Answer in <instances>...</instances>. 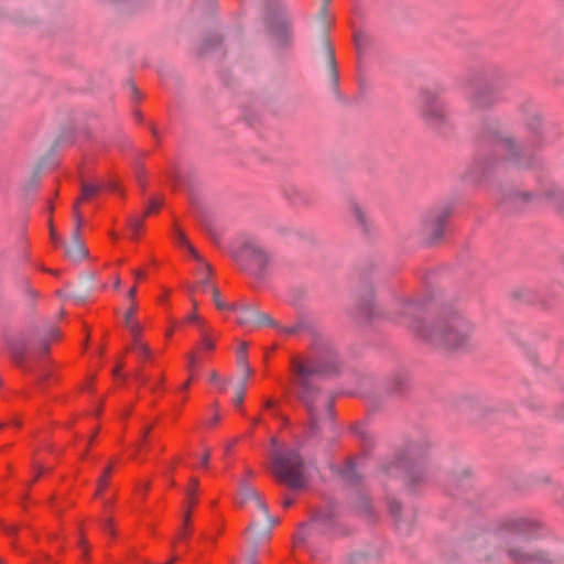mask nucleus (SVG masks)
Listing matches in <instances>:
<instances>
[{
  "mask_svg": "<svg viewBox=\"0 0 564 564\" xmlns=\"http://www.w3.org/2000/svg\"><path fill=\"white\" fill-rule=\"evenodd\" d=\"M338 370V360L329 340L315 337L310 350L301 356L291 358L293 382L297 389V397L306 406L310 417V433L314 435L319 429L322 415L319 406L326 419H332V404L327 399H321L319 388L315 380L318 377L335 373Z\"/></svg>",
  "mask_w": 564,
  "mask_h": 564,
  "instance_id": "nucleus-1",
  "label": "nucleus"
},
{
  "mask_svg": "<svg viewBox=\"0 0 564 564\" xmlns=\"http://www.w3.org/2000/svg\"><path fill=\"white\" fill-rule=\"evenodd\" d=\"M424 307L420 302H400L391 319L409 328L416 337L445 349L465 346L473 327L456 313L444 314L426 323Z\"/></svg>",
  "mask_w": 564,
  "mask_h": 564,
  "instance_id": "nucleus-2",
  "label": "nucleus"
},
{
  "mask_svg": "<svg viewBox=\"0 0 564 564\" xmlns=\"http://www.w3.org/2000/svg\"><path fill=\"white\" fill-rule=\"evenodd\" d=\"M272 469L279 480L292 490H301L306 484L303 458L296 448H284L275 437L271 438Z\"/></svg>",
  "mask_w": 564,
  "mask_h": 564,
  "instance_id": "nucleus-3",
  "label": "nucleus"
},
{
  "mask_svg": "<svg viewBox=\"0 0 564 564\" xmlns=\"http://www.w3.org/2000/svg\"><path fill=\"white\" fill-rule=\"evenodd\" d=\"M387 473L401 476L411 487L424 482L427 479V471L423 452L415 447L410 448L404 456L397 458L387 468Z\"/></svg>",
  "mask_w": 564,
  "mask_h": 564,
  "instance_id": "nucleus-4",
  "label": "nucleus"
},
{
  "mask_svg": "<svg viewBox=\"0 0 564 564\" xmlns=\"http://www.w3.org/2000/svg\"><path fill=\"white\" fill-rule=\"evenodd\" d=\"M231 254L242 270L254 275H261L269 262L267 252L254 240H246Z\"/></svg>",
  "mask_w": 564,
  "mask_h": 564,
  "instance_id": "nucleus-5",
  "label": "nucleus"
},
{
  "mask_svg": "<svg viewBox=\"0 0 564 564\" xmlns=\"http://www.w3.org/2000/svg\"><path fill=\"white\" fill-rule=\"evenodd\" d=\"M417 107L421 117L430 126H438L444 122L446 111L436 93L425 89L419 95Z\"/></svg>",
  "mask_w": 564,
  "mask_h": 564,
  "instance_id": "nucleus-6",
  "label": "nucleus"
},
{
  "mask_svg": "<svg viewBox=\"0 0 564 564\" xmlns=\"http://www.w3.org/2000/svg\"><path fill=\"white\" fill-rule=\"evenodd\" d=\"M489 142L494 148L495 156L514 161L518 165H529V163L522 162V159L530 155V150L519 148L510 138H505L495 131L489 135Z\"/></svg>",
  "mask_w": 564,
  "mask_h": 564,
  "instance_id": "nucleus-7",
  "label": "nucleus"
},
{
  "mask_svg": "<svg viewBox=\"0 0 564 564\" xmlns=\"http://www.w3.org/2000/svg\"><path fill=\"white\" fill-rule=\"evenodd\" d=\"M135 306H130L124 314V325L129 329L132 343H131V351L138 355L139 358L144 360L150 359L152 356L151 349L141 340V325L134 321Z\"/></svg>",
  "mask_w": 564,
  "mask_h": 564,
  "instance_id": "nucleus-8",
  "label": "nucleus"
},
{
  "mask_svg": "<svg viewBox=\"0 0 564 564\" xmlns=\"http://www.w3.org/2000/svg\"><path fill=\"white\" fill-rule=\"evenodd\" d=\"M451 214L452 208L449 206L433 209L427 214L423 224V230L433 242L442 238L445 224Z\"/></svg>",
  "mask_w": 564,
  "mask_h": 564,
  "instance_id": "nucleus-9",
  "label": "nucleus"
},
{
  "mask_svg": "<svg viewBox=\"0 0 564 564\" xmlns=\"http://www.w3.org/2000/svg\"><path fill=\"white\" fill-rule=\"evenodd\" d=\"M74 217L76 220V227L73 231L72 245L66 248V256L73 261H79L87 256L88 250L80 239V228L84 219L77 205H74Z\"/></svg>",
  "mask_w": 564,
  "mask_h": 564,
  "instance_id": "nucleus-10",
  "label": "nucleus"
},
{
  "mask_svg": "<svg viewBox=\"0 0 564 564\" xmlns=\"http://www.w3.org/2000/svg\"><path fill=\"white\" fill-rule=\"evenodd\" d=\"M467 95L475 109L486 108L496 100V89L487 84L470 87Z\"/></svg>",
  "mask_w": 564,
  "mask_h": 564,
  "instance_id": "nucleus-11",
  "label": "nucleus"
},
{
  "mask_svg": "<svg viewBox=\"0 0 564 564\" xmlns=\"http://www.w3.org/2000/svg\"><path fill=\"white\" fill-rule=\"evenodd\" d=\"M539 528L540 524L536 521L524 518L510 519L503 523L506 532L525 538L533 536Z\"/></svg>",
  "mask_w": 564,
  "mask_h": 564,
  "instance_id": "nucleus-12",
  "label": "nucleus"
},
{
  "mask_svg": "<svg viewBox=\"0 0 564 564\" xmlns=\"http://www.w3.org/2000/svg\"><path fill=\"white\" fill-rule=\"evenodd\" d=\"M248 501H251L254 503V506L262 511V513L265 516L268 522L271 523V525H274L279 522L278 519H274L270 516L269 509L267 503L262 500L259 492L252 488H243L241 494V503H246Z\"/></svg>",
  "mask_w": 564,
  "mask_h": 564,
  "instance_id": "nucleus-13",
  "label": "nucleus"
},
{
  "mask_svg": "<svg viewBox=\"0 0 564 564\" xmlns=\"http://www.w3.org/2000/svg\"><path fill=\"white\" fill-rule=\"evenodd\" d=\"M104 188H108L115 191L117 188V184L113 182H101V183H87L83 182L82 184V196L75 205L78 206L80 200H88L99 194Z\"/></svg>",
  "mask_w": 564,
  "mask_h": 564,
  "instance_id": "nucleus-14",
  "label": "nucleus"
},
{
  "mask_svg": "<svg viewBox=\"0 0 564 564\" xmlns=\"http://www.w3.org/2000/svg\"><path fill=\"white\" fill-rule=\"evenodd\" d=\"M231 311L237 314V323L241 326L254 327L257 317L256 305L237 306L232 305Z\"/></svg>",
  "mask_w": 564,
  "mask_h": 564,
  "instance_id": "nucleus-15",
  "label": "nucleus"
},
{
  "mask_svg": "<svg viewBox=\"0 0 564 564\" xmlns=\"http://www.w3.org/2000/svg\"><path fill=\"white\" fill-rule=\"evenodd\" d=\"M510 558L518 564H546V556L543 553L528 554L510 549Z\"/></svg>",
  "mask_w": 564,
  "mask_h": 564,
  "instance_id": "nucleus-16",
  "label": "nucleus"
},
{
  "mask_svg": "<svg viewBox=\"0 0 564 564\" xmlns=\"http://www.w3.org/2000/svg\"><path fill=\"white\" fill-rule=\"evenodd\" d=\"M200 265V271H202V279L198 281V283L193 288V292H203V293H206V292H212L213 293V289H216L214 286V284L212 283L210 279H209V275H210V272H212V268L210 265L205 262L203 260V258H200V261H197Z\"/></svg>",
  "mask_w": 564,
  "mask_h": 564,
  "instance_id": "nucleus-17",
  "label": "nucleus"
},
{
  "mask_svg": "<svg viewBox=\"0 0 564 564\" xmlns=\"http://www.w3.org/2000/svg\"><path fill=\"white\" fill-rule=\"evenodd\" d=\"M174 239L175 242L182 247L188 250L189 254L197 261H200V256L198 252L194 249V247L188 242L185 234L177 227L174 228Z\"/></svg>",
  "mask_w": 564,
  "mask_h": 564,
  "instance_id": "nucleus-18",
  "label": "nucleus"
},
{
  "mask_svg": "<svg viewBox=\"0 0 564 564\" xmlns=\"http://www.w3.org/2000/svg\"><path fill=\"white\" fill-rule=\"evenodd\" d=\"M341 476L345 480L350 482L357 480L359 477L357 471V463L355 460L347 462V464L341 470Z\"/></svg>",
  "mask_w": 564,
  "mask_h": 564,
  "instance_id": "nucleus-19",
  "label": "nucleus"
},
{
  "mask_svg": "<svg viewBox=\"0 0 564 564\" xmlns=\"http://www.w3.org/2000/svg\"><path fill=\"white\" fill-rule=\"evenodd\" d=\"M260 326H272L275 328V327H278V323L274 322L268 314L260 312L259 308L257 307V317H256L254 327H260Z\"/></svg>",
  "mask_w": 564,
  "mask_h": 564,
  "instance_id": "nucleus-20",
  "label": "nucleus"
},
{
  "mask_svg": "<svg viewBox=\"0 0 564 564\" xmlns=\"http://www.w3.org/2000/svg\"><path fill=\"white\" fill-rule=\"evenodd\" d=\"M110 474H111V466H108L97 481V491H96L97 497H100L102 490L107 487L108 478L110 477Z\"/></svg>",
  "mask_w": 564,
  "mask_h": 564,
  "instance_id": "nucleus-21",
  "label": "nucleus"
},
{
  "mask_svg": "<svg viewBox=\"0 0 564 564\" xmlns=\"http://www.w3.org/2000/svg\"><path fill=\"white\" fill-rule=\"evenodd\" d=\"M143 227V218L134 217L129 221V228L132 234V238H137Z\"/></svg>",
  "mask_w": 564,
  "mask_h": 564,
  "instance_id": "nucleus-22",
  "label": "nucleus"
},
{
  "mask_svg": "<svg viewBox=\"0 0 564 564\" xmlns=\"http://www.w3.org/2000/svg\"><path fill=\"white\" fill-rule=\"evenodd\" d=\"M350 208H351V213L356 217L358 224L365 228L366 227V218H365V214H364L361 207L358 204L352 203Z\"/></svg>",
  "mask_w": 564,
  "mask_h": 564,
  "instance_id": "nucleus-23",
  "label": "nucleus"
},
{
  "mask_svg": "<svg viewBox=\"0 0 564 564\" xmlns=\"http://www.w3.org/2000/svg\"><path fill=\"white\" fill-rule=\"evenodd\" d=\"M202 341L200 346L204 350H213L215 348V344L213 339L208 336L207 332L205 329H202Z\"/></svg>",
  "mask_w": 564,
  "mask_h": 564,
  "instance_id": "nucleus-24",
  "label": "nucleus"
},
{
  "mask_svg": "<svg viewBox=\"0 0 564 564\" xmlns=\"http://www.w3.org/2000/svg\"><path fill=\"white\" fill-rule=\"evenodd\" d=\"M280 333L284 334V335H295L297 334L302 326L300 324H295V325H292V326H282L280 324H278V327H275Z\"/></svg>",
  "mask_w": 564,
  "mask_h": 564,
  "instance_id": "nucleus-25",
  "label": "nucleus"
},
{
  "mask_svg": "<svg viewBox=\"0 0 564 564\" xmlns=\"http://www.w3.org/2000/svg\"><path fill=\"white\" fill-rule=\"evenodd\" d=\"M246 390H247L246 382H241L240 386L237 389V393H236V397L234 399V404L237 408L241 406V404L243 402V399H245Z\"/></svg>",
  "mask_w": 564,
  "mask_h": 564,
  "instance_id": "nucleus-26",
  "label": "nucleus"
},
{
  "mask_svg": "<svg viewBox=\"0 0 564 564\" xmlns=\"http://www.w3.org/2000/svg\"><path fill=\"white\" fill-rule=\"evenodd\" d=\"M213 296H214V302H215V305L218 310L223 311V310H230L231 311V307L232 305H228L226 304L221 299H220V295H219V292L217 289H213Z\"/></svg>",
  "mask_w": 564,
  "mask_h": 564,
  "instance_id": "nucleus-27",
  "label": "nucleus"
},
{
  "mask_svg": "<svg viewBox=\"0 0 564 564\" xmlns=\"http://www.w3.org/2000/svg\"><path fill=\"white\" fill-rule=\"evenodd\" d=\"M48 338H45L42 340V347L44 352L48 350L50 340H55L58 338V329L55 327H52L47 333Z\"/></svg>",
  "mask_w": 564,
  "mask_h": 564,
  "instance_id": "nucleus-28",
  "label": "nucleus"
},
{
  "mask_svg": "<svg viewBox=\"0 0 564 564\" xmlns=\"http://www.w3.org/2000/svg\"><path fill=\"white\" fill-rule=\"evenodd\" d=\"M197 487H198V481L196 479H192L191 485L186 489V495H187L189 505L194 503L193 496H194Z\"/></svg>",
  "mask_w": 564,
  "mask_h": 564,
  "instance_id": "nucleus-29",
  "label": "nucleus"
},
{
  "mask_svg": "<svg viewBox=\"0 0 564 564\" xmlns=\"http://www.w3.org/2000/svg\"><path fill=\"white\" fill-rule=\"evenodd\" d=\"M100 527L102 529V531L106 533V534H110V535H113L115 531H113V528H112V522H111V519H104L101 522H100Z\"/></svg>",
  "mask_w": 564,
  "mask_h": 564,
  "instance_id": "nucleus-30",
  "label": "nucleus"
},
{
  "mask_svg": "<svg viewBox=\"0 0 564 564\" xmlns=\"http://www.w3.org/2000/svg\"><path fill=\"white\" fill-rule=\"evenodd\" d=\"M360 314L367 318L372 316V303L367 301L362 307H360Z\"/></svg>",
  "mask_w": 564,
  "mask_h": 564,
  "instance_id": "nucleus-31",
  "label": "nucleus"
},
{
  "mask_svg": "<svg viewBox=\"0 0 564 564\" xmlns=\"http://www.w3.org/2000/svg\"><path fill=\"white\" fill-rule=\"evenodd\" d=\"M389 510L391 514L397 518L401 511V505L398 501L392 500L389 502Z\"/></svg>",
  "mask_w": 564,
  "mask_h": 564,
  "instance_id": "nucleus-32",
  "label": "nucleus"
},
{
  "mask_svg": "<svg viewBox=\"0 0 564 564\" xmlns=\"http://www.w3.org/2000/svg\"><path fill=\"white\" fill-rule=\"evenodd\" d=\"M160 207H161V202H159L158 199H152L149 203V206L147 208L145 215H149L151 213H154V212L159 210Z\"/></svg>",
  "mask_w": 564,
  "mask_h": 564,
  "instance_id": "nucleus-33",
  "label": "nucleus"
},
{
  "mask_svg": "<svg viewBox=\"0 0 564 564\" xmlns=\"http://www.w3.org/2000/svg\"><path fill=\"white\" fill-rule=\"evenodd\" d=\"M237 362L238 365L243 369L246 366H249L247 361V355H243L242 352H237Z\"/></svg>",
  "mask_w": 564,
  "mask_h": 564,
  "instance_id": "nucleus-34",
  "label": "nucleus"
},
{
  "mask_svg": "<svg viewBox=\"0 0 564 564\" xmlns=\"http://www.w3.org/2000/svg\"><path fill=\"white\" fill-rule=\"evenodd\" d=\"M305 528H306V525H304V524H303V525L301 527L300 532L296 534V536H295V544H296V545H300L301 543H303V542L305 541V535H304V533H303V531H304V529H305Z\"/></svg>",
  "mask_w": 564,
  "mask_h": 564,
  "instance_id": "nucleus-35",
  "label": "nucleus"
},
{
  "mask_svg": "<svg viewBox=\"0 0 564 564\" xmlns=\"http://www.w3.org/2000/svg\"><path fill=\"white\" fill-rule=\"evenodd\" d=\"M220 421V415L215 413L210 419L207 420L206 424L208 427H214Z\"/></svg>",
  "mask_w": 564,
  "mask_h": 564,
  "instance_id": "nucleus-36",
  "label": "nucleus"
},
{
  "mask_svg": "<svg viewBox=\"0 0 564 564\" xmlns=\"http://www.w3.org/2000/svg\"><path fill=\"white\" fill-rule=\"evenodd\" d=\"M186 319L188 323L198 324L200 330L204 329L203 324L200 323L199 317L196 314H189Z\"/></svg>",
  "mask_w": 564,
  "mask_h": 564,
  "instance_id": "nucleus-37",
  "label": "nucleus"
},
{
  "mask_svg": "<svg viewBox=\"0 0 564 564\" xmlns=\"http://www.w3.org/2000/svg\"><path fill=\"white\" fill-rule=\"evenodd\" d=\"M245 564H259L256 552L250 553L246 557Z\"/></svg>",
  "mask_w": 564,
  "mask_h": 564,
  "instance_id": "nucleus-38",
  "label": "nucleus"
},
{
  "mask_svg": "<svg viewBox=\"0 0 564 564\" xmlns=\"http://www.w3.org/2000/svg\"><path fill=\"white\" fill-rule=\"evenodd\" d=\"M197 357L194 352H191L188 355V364L187 367L189 370H192L196 366Z\"/></svg>",
  "mask_w": 564,
  "mask_h": 564,
  "instance_id": "nucleus-39",
  "label": "nucleus"
},
{
  "mask_svg": "<svg viewBox=\"0 0 564 564\" xmlns=\"http://www.w3.org/2000/svg\"><path fill=\"white\" fill-rule=\"evenodd\" d=\"M135 379H137V381H139L142 384H145L149 382V378L147 376H144L141 371H138L135 373Z\"/></svg>",
  "mask_w": 564,
  "mask_h": 564,
  "instance_id": "nucleus-40",
  "label": "nucleus"
},
{
  "mask_svg": "<svg viewBox=\"0 0 564 564\" xmlns=\"http://www.w3.org/2000/svg\"><path fill=\"white\" fill-rule=\"evenodd\" d=\"M209 457H210V453L209 451H207L203 456H202V459H200V466L202 467H207L208 465V460H209Z\"/></svg>",
  "mask_w": 564,
  "mask_h": 564,
  "instance_id": "nucleus-41",
  "label": "nucleus"
},
{
  "mask_svg": "<svg viewBox=\"0 0 564 564\" xmlns=\"http://www.w3.org/2000/svg\"><path fill=\"white\" fill-rule=\"evenodd\" d=\"M18 531V528L15 525H7L4 528V532L8 534V535H13L15 532Z\"/></svg>",
  "mask_w": 564,
  "mask_h": 564,
  "instance_id": "nucleus-42",
  "label": "nucleus"
},
{
  "mask_svg": "<svg viewBox=\"0 0 564 564\" xmlns=\"http://www.w3.org/2000/svg\"><path fill=\"white\" fill-rule=\"evenodd\" d=\"M243 371H245V376H243V379H242V381H241V382H246V383H247V380H248V378L250 377V375H251L252 370H251L250 366H246V367L243 368Z\"/></svg>",
  "mask_w": 564,
  "mask_h": 564,
  "instance_id": "nucleus-43",
  "label": "nucleus"
},
{
  "mask_svg": "<svg viewBox=\"0 0 564 564\" xmlns=\"http://www.w3.org/2000/svg\"><path fill=\"white\" fill-rule=\"evenodd\" d=\"M236 443H237V441H236V440H232V441L228 442V444H227V445H226V447H225V452H226V454H229V453H230V451L232 449V447L235 446V444H236Z\"/></svg>",
  "mask_w": 564,
  "mask_h": 564,
  "instance_id": "nucleus-44",
  "label": "nucleus"
},
{
  "mask_svg": "<svg viewBox=\"0 0 564 564\" xmlns=\"http://www.w3.org/2000/svg\"><path fill=\"white\" fill-rule=\"evenodd\" d=\"M329 65H330L332 69L335 72V57H334V53L332 50H329Z\"/></svg>",
  "mask_w": 564,
  "mask_h": 564,
  "instance_id": "nucleus-45",
  "label": "nucleus"
},
{
  "mask_svg": "<svg viewBox=\"0 0 564 564\" xmlns=\"http://www.w3.org/2000/svg\"><path fill=\"white\" fill-rule=\"evenodd\" d=\"M274 405H275V402L273 400H271V399H268L264 402V408L268 409V410L274 408Z\"/></svg>",
  "mask_w": 564,
  "mask_h": 564,
  "instance_id": "nucleus-46",
  "label": "nucleus"
},
{
  "mask_svg": "<svg viewBox=\"0 0 564 564\" xmlns=\"http://www.w3.org/2000/svg\"><path fill=\"white\" fill-rule=\"evenodd\" d=\"M282 505H283L284 508H290L293 505V499L292 498H285L283 500Z\"/></svg>",
  "mask_w": 564,
  "mask_h": 564,
  "instance_id": "nucleus-47",
  "label": "nucleus"
},
{
  "mask_svg": "<svg viewBox=\"0 0 564 564\" xmlns=\"http://www.w3.org/2000/svg\"><path fill=\"white\" fill-rule=\"evenodd\" d=\"M356 433H358L362 438H366V432L364 431L362 426H356L355 427Z\"/></svg>",
  "mask_w": 564,
  "mask_h": 564,
  "instance_id": "nucleus-48",
  "label": "nucleus"
},
{
  "mask_svg": "<svg viewBox=\"0 0 564 564\" xmlns=\"http://www.w3.org/2000/svg\"><path fill=\"white\" fill-rule=\"evenodd\" d=\"M13 352L17 357L22 358L24 355V348H19V349L13 348Z\"/></svg>",
  "mask_w": 564,
  "mask_h": 564,
  "instance_id": "nucleus-49",
  "label": "nucleus"
},
{
  "mask_svg": "<svg viewBox=\"0 0 564 564\" xmlns=\"http://www.w3.org/2000/svg\"><path fill=\"white\" fill-rule=\"evenodd\" d=\"M133 274H134L137 280H140V279H142L144 276V272L142 270H134Z\"/></svg>",
  "mask_w": 564,
  "mask_h": 564,
  "instance_id": "nucleus-50",
  "label": "nucleus"
},
{
  "mask_svg": "<svg viewBox=\"0 0 564 564\" xmlns=\"http://www.w3.org/2000/svg\"><path fill=\"white\" fill-rule=\"evenodd\" d=\"M216 384L220 391H224L226 389L227 382L225 380H219Z\"/></svg>",
  "mask_w": 564,
  "mask_h": 564,
  "instance_id": "nucleus-51",
  "label": "nucleus"
},
{
  "mask_svg": "<svg viewBox=\"0 0 564 564\" xmlns=\"http://www.w3.org/2000/svg\"><path fill=\"white\" fill-rule=\"evenodd\" d=\"M137 294V288L135 286H132L129 292H128V297L129 299H133Z\"/></svg>",
  "mask_w": 564,
  "mask_h": 564,
  "instance_id": "nucleus-52",
  "label": "nucleus"
},
{
  "mask_svg": "<svg viewBox=\"0 0 564 564\" xmlns=\"http://www.w3.org/2000/svg\"><path fill=\"white\" fill-rule=\"evenodd\" d=\"M324 517H326V516L322 514V513L316 514V517L314 518L313 524H317L319 521H322V519Z\"/></svg>",
  "mask_w": 564,
  "mask_h": 564,
  "instance_id": "nucleus-53",
  "label": "nucleus"
},
{
  "mask_svg": "<svg viewBox=\"0 0 564 564\" xmlns=\"http://www.w3.org/2000/svg\"><path fill=\"white\" fill-rule=\"evenodd\" d=\"M206 228L209 231V234L213 237V239L217 242L218 241V237H217L216 232H214L213 229L210 227H208L207 225H206Z\"/></svg>",
  "mask_w": 564,
  "mask_h": 564,
  "instance_id": "nucleus-54",
  "label": "nucleus"
},
{
  "mask_svg": "<svg viewBox=\"0 0 564 564\" xmlns=\"http://www.w3.org/2000/svg\"><path fill=\"white\" fill-rule=\"evenodd\" d=\"M238 352H242L243 355H247V344L243 343L238 349Z\"/></svg>",
  "mask_w": 564,
  "mask_h": 564,
  "instance_id": "nucleus-55",
  "label": "nucleus"
},
{
  "mask_svg": "<svg viewBox=\"0 0 564 564\" xmlns=\"http://www.w3.org/2000/svg\"><path fill=\"white\" fill-rule=\"evenodd\" d=\"M210 381L214 382V383H217L219 381L216 372H213L210 375Z\"/></svg>",
  "mask_w": 564,
  "mask_h": 564,
  "instance_id": "nucleus-56",
  "label": "nucleus"
},
{
  "mask_svg": "<svg viewBox=\"0 0 564 564\" xmlns=\"http://www.w3.org/2000/svg\"><path fill=\"white\" fill-rule=\"evenodd\" d=\"M189 383H191V380H187L186 382H184V383L181 386L180 390H182V391L187 390V389H188V387H189Z\"/></svg>",
  "mask_w": 564,
  "mask_h": 564,
  "instance_id": "nucleus-57",
  "label": "nucleus"
},
{
  "mask_svg": "<svg viewBox=\"0 0 564 564\" xmlns=\"http://www.w3.org/2000/svg\"><path fill=\"white\" fill-rule=\"evenodd\" d=\"M51 237H52V240H53L55 243H57V236H56V234H55V231H54L53 227H51Z\"/></svg>",
  "mask_w": 564,
  "mask_h": 564,
  "instance_id": "nucleus-58",
  "label": "nucleus"
},
{
  "mask_svg": "<svg viewBox=\"0 0 564 564\" xmlns=\"http://www.w3.org/2000/svg\"><path fill=\"white\" fill-rule=\"evenodd\" d=\"M188 520H189V516H188V513H185L184 514V525H187Z\"/></svg>",
  "mask_w": 564,
  "mask_h": 564,
  "instance_id": "nucleus-59",
  "label": "nucleus"
},
{
  "mask_svg": "<svg viewBox=\"0 0 564 564\" xmlns=\"http://www.w3.org/2000/svg\"><path fill=\"white\" fill-rule=\"evenodd\" d=\"M329 2H330V0H323V3H324L323 9H322V10H323V12H325V10H326V6H327Z\"/></svg>",
  "mask_w": 564,
  "mask_h": 564,
  "instance_id": "nucleus-60",
  "label": "nucleus"
},
{
  "mask_svg": "<svg viewBox=\"0 0 564 564\" xmlns=\"http://www.w3.org/2000/svg\"><path fill=\"white\" fill-rule=\"evenodd\" d=\"M178 536H180V539H185V536H186L185 531L184 530L180 531Z\"/></svg>",
  "mask_w": 564,
  "mask_h": 564,
  "instance_id": "nucleus-61",
  "label": "nucleus"
},
{
  "mask_svg": "<svg viewBox=\"0 0 564 564\" xmlns=\"http://www.w3.org/2000/svg\"><path fill=\"white\" fill-rule=\"evenodd\" d=\"M120 284H121V281H120L119 278H117L116 281H115V288H119Z\"/></svg>",
  "mask_w": 564,
  "mask_h": 564,
  "instance_id": "nucleus-62",
  "label": "nucleus"
},
{
  "mask_svg": "<svg viewBox=\"0 0 564 564\" xmlns=\"http://www.w3.org/2000/svg\"><path fill=\"white\" fill-rule=\"evenodd\" d=\"M558 415L564 419V406L560 410Z\"/></svg>",
  "mask_w": 564,
  "mask_h": 564,
  "instance_id": "nucleus-63",
  "label": "nucleus"
},
{
  "mask_svg": "<svg viewBox=\"0 0 564 564\" xmlns=\"http://www.w3.org/2000/svg\"><path fill=\"white\" fill-rule=\"evenodd\" d=\"M42 473H43V471H42V468H41V467H39V468H37L36 477H39Z\"/></svg>",
  "mask_w": 564,
  "mask_h": 564,
  "instance_id": "nucleus-64",
  "label": "nucleus"
}]
</instances>
